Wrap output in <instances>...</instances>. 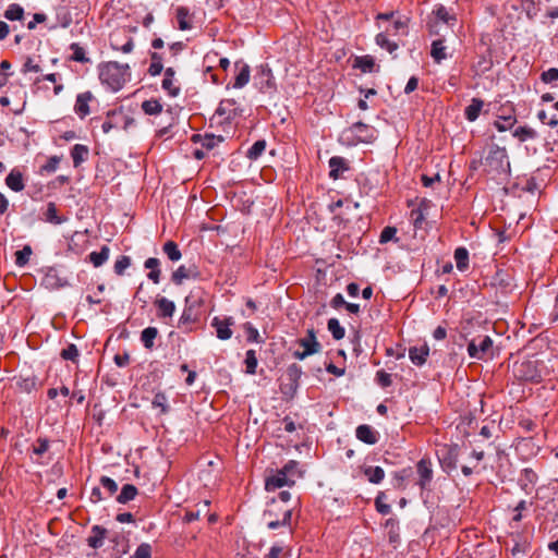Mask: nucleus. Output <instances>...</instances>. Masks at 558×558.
Returning a JSON list of instances; mask_svg holds the SVG:
<instances>
[{
  "mask_svg": "<svg viewBox=\"0 0 558 558\" xmlns=\"http://www.w3.org/2000/svg\"><path fill=\"white\" fill-rule=\"evenodd\" d=\"M130 66L109 61L99 65V80L110 90L118 92L130 80Z\"/></svg>",
  "mask_w": 558,
  "mask_h": 558,
  "instance_id": "obj_1",
  "label": "nucleus"
},
{
  "mask_svg": "<svg viewBox=\"0 0 558 558\" xmlns=\"http://www.w3.org/2000/svg\"><path fill=\"white\" fill-rule=\"evenodd\" d=\"M408 33V25L405 22L398 20L388 23L387 26L376 36V44L392 53L398 49V44L395 38L405 36Z\"/></svg>",
  "mask_w": 558,
  "mask_h": 558,
  "instance_id": "obj_2",
  "label": "nucleus"
},
{
  "mask_svg": "<svg viewBox=\"0 0 558 558\" xmlns=\"http://www.w3.org/2000/svg\"><path fill=\"white\" fill-rule=\"evenodd\" d=\"M485 166L492 172L507 174L510 171V161L507 149L496 144L492 145L485 158Z\"/></svg>",
  "mask_w": 558,
  "mask_h": 558,
  "instance_id": "obj_3",
  "label": "nucleus"
},
{
  "mask_svg": "<svg viewBox=\"0 0 558 558\" xmlns=\"http://www.w3.org/2000/svg\"><path fill=\"white\" fill-rule=\"evenodd\" d=\"M278 506L274 500L264 512V518L267 520V526L270 530H276L279 526L290 525L292 518L291 509H277Z\"/></svg>",
  "mask_w": 558,
  "mask_h": 558,
  "instance_id": "obj_4",
  "label": "nucleus"
},
{
  "mask_svg": "<svg viewBox=\"0 0 558 558\" xmlns=\"http://www.w3.org/2000/svg\"><path fill=\"white\" fill-rule=\"evenodd\" d=\"M433 14L435 20L428 24L429 33L432 35H440L442 32V26H445V29L447 31L451 28L457 22L456 15L450 14L444 5L437 7L433 11Z\"/></svg>",
  "mask_w": 558,
  "mask_h": 558,
  "instance_id": "obj_5",
  "label": "nucleus"
},
{
  "mask_svg": "<svg viewBox=\"0 0 558 558\" xmlns=\"http://www.w3.org/2000/svg\"><path fill=\"white\" fill-rule=\"evenodd\" d=\"M437 456L444 471L450 472L457 468L459 447L458 445H444L437 450Z\"/></svg>",
  "mask_w": 558,
  "mask_h": 558,
  "instance_id": "obj_6",
  "label": "nucleus"
},
{
  "mask_svg": "<svg viewBox=\"0 0 558 558\" xmlns=\"http://www.w3.org/2000/svg\"><path fill=\"white\" fill-rule=\"evenodd\" d=\"M417 481L416 485L421 492L427 489L434 477L433 463L429 458H422L416 463Z\"/></svg>",
  "mask_w": 558,
  "mask_h": 558,
  "instance_id": "obj_7",
  "label": "nucleus"
},
{
  "mask_svg": "<svg viewBox=\"0 0 558 558\" xmlns=\"http://www.w3.org/2000/svg\"><path fill=\"white\" fill-rule=\"evenodd\" d=\"M492 345L493 341L488 336H484L480 339H473L468 344V353L472 359L482 360Z\"/></svg>",
  "mask_w": 558,
  "mask_h": 558,
  "instance_id": "obj_8",
  "label": "nucleus"
},
{
  "mask_svg": "<svg viewBox=\"0 0 558 558\" xmlns=\"http://www.w3.org/2000/svg\"><path fill=\"white\" fill-rule=\"evenodd\" d=\"M293 485L294 478L289 477L282 469L277 470L274 474L267 476L265 480V489L267 492H274L283 486Z\"/></svg>",
  "mask_w": 558,
  "mask_h": 558,
  "instance_id": "obj_9",
  "label": "nucleus"
},
{
  "mask_svg": "<svg viewBox=\"0 0 558 558\" xmlns=\"http://www.w3.org/2000/svg\"><path fill=\"white\" fill-rule=\"evenodd\" d=\"M95 99L92 92L87 90L76 96L74 112L84 119L90 113L89 104Z\"/></svg>",
  "mask_w": 558,
  "mask_h": 558,
  "instance_id": "obj_10",
  "label": "nucleus"
},
{
  "mask_svg": "<svg viewBox=\"0 0 558 558\" xmlns=\"http://www.w3.org/2000/svg\"><path fill=\"white\" fill-rule=\"evenodd\" d=\"M350 130H351L352 134H354L355 137L360 142H363V143H371L376 137L375 136L376 131L372 126H369L363 122L354 123Z\"/></svg>",
  "mask_w": 558,
  "mask_h": 558,
  "instance_id": "obj_11",
  "label": "nucleus"
},
{
  "mask_svg": "<svg viewBox=\"0 0 558 558\" xmlns=\"http://www.w3.org/2000/svg\"><path fill=\"white\" fill-rule=\"evenodd\" d=\"M175 71L173 68H167L165 70V76L161 83L162 89L170 96L177 97L180 94V86L174 78Z\"/></svg>",
  "mask_w": 558,
  "mask_h": 558,
  "instance_id": "obj_12",
  "label": "nucleus"
},
{
  "mask_svg": "<svg viewBox=\"0 0 558 558\" xmlns=\"http://www.w3.org/2000/svg\"><path fill=\"white\" fill-rule=\"evenodd\" d=\"M175 20L180 31H190L193 28L194 14L189 8L180 5L175 9Z\"/></svg>",
  "mask_w": 558,
  "mask_h": 558,
  "instance_id": "obj_13",
  "label": "nucleus"
},
{
  "mask_svg": "<svg viewBox=\"0 0 558 558\" xmlns=\"http://www.w3.org/2000/svg\"><path fill=\"white\" fill-rule=\"evenodd\" d=\"M198 275L196 267L194 266H185L181 265L172 272L171 280L173 283L180 286L183 283L184 280L196 278Z\"/></svg>",
  "mask_w": 558,
  "mask_h": 558,
  "instance_id": "obj_14",
  "label": "nucleus"
},
{
  "mask_svg": "<svg viewBox=\"0 0 558 558\" xmlns=\"http://www.w3.org/2000/svg\"><path fill=\"white\" fill-rule=\"evenodd\" d=\"M232 324L231 318L221 320L219 317L215 316L211 326L216 329V333L219 339L228 340L232 336V330L230 328Z\"/></svg>",
  "mask_w": 558,
  "mask_h": 558,
  "instance_id": "obj_15",
  "label": "nucleus"
},
{
  "mask_svg": "<svg viewBox=\"0 0 558 558\" xmlns=\"http://www.w3.org/2000/svg\"><path fill=\"white\" fill-rule=\"evenodd\" d=\"M355 435L359 440L367 445H375L378 441V433L366 424L357 426Z\"/></svg>",
  "mask_w": 558,
  "mask_h": 558,
  "instance_id": "obj_16",
  "label": "nucleus"
},
{
  "mask_svg": "<svg viewBox=\"0 0 558 558\" xmlns=\"http://www.w3.org/2000/svg\"><path fill=\"white\" fill-rule=\"evenodd\" d=\"M429 355V348L426 343L420 347H411L409 349V357L416 366H422Z\"/></svg>",
  "mask_w": 558,
  "mask_h": 558,
  "instance_id": "obj_17",
  "label": "nucleus"
},
{
  "mask_svg": "<svg viewBox=\"0 0 558 558\" xmlns=\"http://www.w3.org/2000/svg\"><path fill=\"white\" fill-rule=\"evenodd\" d=\"M298 344L303 348L305 352L311 351V355L320 350V343L316 340L313 329H308L306 336L298 340Z\"/></svg>",
  "mask_w": 558,
  "mask_h": 558,
  "instance_id": "obj_18",
  "label": "nucleus"
},
{
  "mask_svg": "<svg viewBox=\"0 0 558 558\" xmlns=\"http://www.w3.org/2000/svg\"><path fill=\"white\" fill-rule=\"evenodd\" d=\"M5 184L9 189H11L14 192H21L24 190V177L21 170L17 168H14L10 171L5 179Z\"/></svg>",
  "mask_w": 558,
  "mask_h": 558,
  "instance_id": "obj_19",
  "label": "nucleus"
},
{
  "mask_svg": "<svg viewBox=\"0 0 558 558\" xmlns=\"http://www.w3.org/2000/svg\"><path fill=\"white\" fill-rule=\"evenodd\" d=\"M107 530L100 525H94L92 527V535L87 538V544L94 549H98L104 545Z\"/></svg>",
  "mask_w": 558,
  "mask_h": 558,
  "instance_id": "obj_20",
  "label": "nucleus"
},
{
  "mask_svg": "<svg viewBox=\"0 0 558 558\" xmlns=\"http://www.w3.org/2000/svg\"><path fill=\"white\" fill-rule=\"evenodd\" d=\"M160 260L156 257H149L145 260L144 267L149 269L147 274V278L153 281V283L158 284L160 282Z\"/></svg>",
  "mask_w": 558,
  "mask_h": 558,
  "instance_id": "obj_21",
  "label": "nucleus"
},
{
  "mask_svg": "<svg viewBox=\"0 0 558 558\" xmlns=\"http://www.w3.org/2000/svg\"><path fill=\"white\" fill-rule=\"evenodd\" d=\"M89 155V149L86 145L75 144L71 149V157L73 160V166L75 168L80 167L84 161L87 160Z\"/></svg>",
  "mask_w": 558,
  "mask_h": 558,
  "instance_id": "obj_22",
  "label": "nucleus"
},
{
  "mask_svg": "<svg viewBox=\"0 0 558 558\" xmlns=\"http://www.w3.org/2000/svg\"><path fill=\"white\" fill-rule=\"evenodd\" d=\"M430 57L438 64L447 59V47L445 46L444 38L436 39L432 43Z\"/></svg>",
  "mask_w": 558,
  "mask_h": 558,
  "instance_id": "obj_23",
  "label": "nucleus"
},
{
  "mask_svg": "<svg viewBox=\"0 0 558 558\" xmlns=\"http://www.w3.org/2000/svg\"><path fill=\"white\" fill-rule=\"evenodd\" d=\"M483 106L484 101L482 99L473 98L471 100V104L464 110V116L466 120H469L470 122L475 121L478 118Z\"/></svg>",
  "mask_w": 558,
  "mask_h": 558,
  "instance_id": "obj_24",
  "label": "nucleus"
},
{
  "mask_svg": "<svg viewBox=\"0 0 558 558\" xmlns=\"http://www.w3.org/2000/svg\"><path fill=\"white\" fill-rule=\"evenodd\" d=\"M239 65H240V63L236 62L235 68L239 69V72L234 80V84H233L234 88H242L250 81V74H251L250 66L245 63H243L240 68H239Z\"/></svg>",
  "mask_w": 558,
  "mask_h": 558,
  "instance_id": "obj_25",
  "label": "nucleus"
},
{
  "mask_svg": "<svg viewBox=\"0 0 558 558\" xmlns=\"http://www.w3.org/2000/svg\"><path fill=\"white\" fill-rule=\"evenodd\" d=\"M363 473L372 484H379L385 477V471L380 466H366L363 469Z\"/></svg>",
  "mask_w": 558,
  "mask_h": 558,
  "instance_id": "obj_26",
  "label": "nucleus"
},
{
  "mask_svg": "<svg viewBox=\"0 0 558 558\" xmlns=\"http://www.w3.org/2000/svg\"><path fill=\"white\" fill-rule=\"evenodd\" d=\"M412 475V469L405 468L401 471L395 472L392 477L393 487L399 490H404L407 485L405 481Z\"/></svg>",
  "mask_w": 558,
  "mask_h": 558,
  "instance_id": "obj_27",
  "label": "nucleus"
},
{
  "mask_svg": "<svg viewBox=\"0 0 558 558\" xmlns=\"http://www.w3.org/2000/svg\"><path fill=\"white\" fill-rule=\"evenodd\" d=\"M110 248L107 245H104L99 252H92L88 255L89 262L95 267H100L104 265L109 258Z\"/></svg>",
  "mask_w": 558,
  "mask_h": 558,
  "instance_id": "obj_28",
  "label": "nucleus"
},
{
  "mask_svg": "<svg viewBox=\"0 0 558 558\" xmlns=\"http://www.w3.org/2000/svg\"><path fill=\"white\" fill-rule=\"evenodd\" d=\"M137 493V488L134 485L125 484L123 485L120 494L117 496V501L123 505L128 504L136 497Z\"/></svg>",
  "mask_w": 558,
  "mask_h": 558,
  "instance_id": "obj_29",
  "label": "nucleus"
},
{
  "mask_svg": "<svg viewBox=\"0 0 558 558\" xmlns=\"http://www.w3.org/2000/svg\"><path fill=\"white\" fill-rule=\"evenodd\" d=\"M454 260H456L457 268L460 271L466 270L469 267V251L463 246L456 248Z\"/></svg>",
  "mask_w": 558,
  "mask_h": 558,
  "instance_id": "obj_30",
  "label": "nucleus"
},
{
  "mask_svg": "<svg viewBox=\"0 0 558 558\" xmlns=\"http://www.w3.org/2000/svg\"><path fill=\"white\" fill-rule=\"evenodd\" d=\"M44 217L47 222H50L53 225H61L66 220L65 218L60 217L58 215L57 206L52 202L47 204V209L44 214Z\"/></svg>",
  "mask_w": 558,
  "mask_h": 558,
  "instance_id": "obj_31",
  "label": "nucleus"
},
{
  "mask_svg": "<svg viewBox=\"0 0 558 558\" xmlns=\"http://www.w3.org/2000/svg\"><path fill=\"white\" fill-rule=\"evenodd\" d=\"M72 23L71 13L66 8H60L57 11V23L50 27V29H54L57 27L68 28Z\"/></svg>",
  "mask_w": 558,
  "mask_h": 558,
  "instance_id": "obj_32",
  "label": "nucleus"
},
{
  "mask_svg": "<svg viewBox=\"0 0 558 558\" xmlns=\"http://www.w3.org/2000/svg\"><path fill=\"white\" fill-rule=\"evenodd\" d=\"M329 175L333 179H337L339 177V171H344L348 169L345 160L342 157L338 156L331 157L329 159Z\"/></svg>",
  "mask_w": 558,
  "mask_h": 558,
  "instance_id": "obj_33",
  "label": "nucleus"
},
{
  "mask_svg": "<svg viewBox=\"0 0 558 558\" xmlns=\"http://www.w3.org/2000/svg\"><path fill=\"white\" fill-rule=\"evenodd\" d=\"M157 336L158 330L156 327H147L141 333V341L146 349L150 350L155 344L154 341Z\"/></svg>",
  "mask_w": 558,
  "mask_h": 558,
  "instance_id": "obj_34",
  "label": "nucleus"
},
{
  "mask_svg": "<svg viewBox=\"0 0 558 558\" xmlns=\"http://www.w3.org/2000/svg\"><path fill=\"white\" fill-rule=\"evenodd\" d=\"M162 251L172 262H178L182 257L178 244L173 241H167L162 246Z\"/></svg>",
  "mask_w": 558,
  "mask_h": 558,
  "instance_id": "obj_35",
  "label": "nucleus"
},
{
  "mask_svg": "<svg viewBox=\"0 0 558 558\" xmlns=\"http://www.w3.org/2000/svg\"><path fill=\"white\" fill-rule=\"evenodd\" d=\"M150 60H151V62H150V65L148 68V73L151 76H157L163 70L162 57L158 52H151L150 53Z\"/></svg>",
  "mask_w": 558,
  "mask_h": 558,
  "instance_id": "obj_36",
  "label": "nucleus"
},
{
  "mask_svg": "<svg viewBox=\"0 0 558 558\" xmlns=\"http://www.w3.org/2000/svg\"><path fill=\"white\" fill-rule=\"evenodd\" d=\"M286 375L290 381V388L295 389L298 386V381L301 378L302 369L298 364H291L288 366Z\"/></svg>",
  "mask_w": 558,
  "mask_h": 558,
  "instance_id": "obj_37",
  "label": "nucleus"
},
{
  "mask_svg": "<svg viewBox=\"0 0 558 558\" xmlns=\"http://www.w3.org/2000/svg\"><path fill=\"white\" fill-rule=\"evenodd\" d=\"M3 15L9 21H21L24 17V9L17 3H12L8 7Z\"/></svg>",
  "mask_w": 558,
  "mask_h": 558,
  "instance_id": "obj_38",
  "label": "nucleus"
},
{
  "mask_svg": "<svg viewBox=\"0 0 558 558\" xmlns=\"http://www.w3.org/2000/svg\"><path fill=\"white\" fill-rule=\"evenodd\" d=\"M210 502L205 500L197 510H187L184 514V521L191 523L199 519L202 513H207Z\"/></svg>",
  "mask_w": 558,
  "mask_h": 558,
  "instance_id": "obj_39",
  "label": "nucleus"
},
{
  "mask_svg": "<svg viewBox=\"0 0 558 558\" xmlns=\"http://www.w3.org/2000/svg\"><path fill=\"white\" fill-rule=\"evenodd\" d=\"M375 66V61L371 56L357 57L354 61V68L360 69L362 72H372Z\"/></svg>",
  "mask_w": 558,
  "mask_h": 558,
  "instance_id": "obj_40",
  "label": "nucleus"
},
{
  "mask_svg": "<svg viewBox=\"0 0 558 558\" xmlns=\"http://www.w3.org/2000/svg\"><path fill=\"white\" fill-rule=\"evenodd\" d=\"M244 364H245V367H246L245 368L246 374H250V375L256 374V368H257L258 360H257L255 350H247L246 351Z\"/></svg>",
  "mask_w": 558,
  "mask_h": 558,
  "instance_id": "obj_41",
  "label": "nucleus"
},
{
  "mask_svg": "<svg viewBox=\"0 0 558 558\" xmlns=\"http://www.w3.org/2000/svg\"><path fill=\"white\" fill-rule=\"evenodd\" d=\"M537 135L536 131L530 126H519L514 130L513 136L520 142H525L535 138Z\"/></svg>",
  "mask_w": 558,
  "mask_h": 558,
  "instance_id": "obj_42",
  "label": "nucleus"
},
{
  "mask_svg": "<svg viewBox=\"0 0 558 558\" xmlns=\"http://www.w3.org/2000/svg\"><path fill=\"white\" fill-rule=\"evenodd\" d=\"M282 470L289 477L294 478V483L296 482L298 478H301L303 476V472L299 468V462L295 460H290L288 463L283 465Z\"/></svg>",
  "mask_w": 558,
  "mask_h": 558,
  "instance_id": "obj_43",
  "label": "nucleus"
},
{
  "mask_svg": "<svg viewBox=\"0 0 558 558\" xmlns=\"http://www.w3.org/2000/svg\"><path fill=\"white\" fill-rule=\"evenodd\" d=\"M515 122H517V119L513 116H505V117L500 116L494 122V125L499 132H505V131L511 129Z\"/></svg>",
  "mask_w": 558,
  "mask_h": 558,
  "instance_id": "obj_44",
  "label": "nucleus"
},
{
  "mask_svg": "<svg viewBox=\"0 0 558 558\" xmlns=\"http://www.w3.org/2000/svg\"><path fill=\"white\" fill-rule=\"evenodd\" d=\"M153 408L159 409L161 414L169 411L168 398L163 392H157L151 401Z\"/></svg>",
  "mask_w": 558,
  "mask_h": 558,
  "instance_id": "obj_45",
  "label": "nucleus"
},
{
  "mask_svg": "<svg viewBox=\"0 0 558 558\" xmlns=\"http://www.w3.org/2000/svg\"><path fill=\"white\" fill-rule=\"evenodd\" d=\"M266 149V142L264 140L256 141L246 153V157L251 160H256Z\"/></svg>",
  "mask_w": 558,
  "mask_h": 558,
  "instance_id": "obj_46",
  "label": "nucleus"
},
{
  "mask_svg": "<svg viewBox=\"0 0 558 558\" xmlns=\"http://www.w3.org/2000/svg\"><path fill=\"white\" fill-rule=\"evenodd\" d=\"M33 251L29 245H25L22 250L15 252V264L24 267L28 262Z\"/></svg>",
  "mask_w": 558,
  "mask_h": 558,
  "instance_id": "obj_47",
  "label": "nucleus"
},
{
  "mask_svg": "<svg viewBox=\"0 0 558 558\" xmlns=\"http://www.w3.org/2000/svg\"><path fill=\"white\" fill-rule=\"evenodd\" d=\"M70 49L73 52L71 57L73 61L81 63H87L90 61L89 58L86 57L84 48L81 47L77 43L71 44Z\"/></svg>",
  "mask_w": 558,
  "mask_h": 558,
  "instance_id": "obj_48",
  "label": "nucleus"
},
{
  "mask_svg": "<svg viewBox=\"0 0 558 558\" xmlns=\"http://www.w3.org/2000/svg\"><path fill=\"white\" fill-rule=\"evenodd\" d=\"M142 109L146 114L153 116V114L160 113L162 111V106L158 100L150 99V100H145L142 104Z\"/></svg>",
  "mask_w": 558,
  "mask_h": 558,
  "instance_id": "obj_49",
  "label": "nucleus"
},
{
  "mask_svg": "<svg viewBox=\"0 0 558 558\" xmlns=\"http://www.w3.org/2000/svg\"><path fill=\"white\" fill-rule=\"evenodd\" d=\"M328 330L331 332L336 340H340L344 337V328L340 326L338 319L330 318L328 322Z\"/></svg>",
  "mask_w": 558,
  "mask_h": 558,
  "instance_id": "obj_50",
  "label": "nucleus"
},
{
  "mask_svg": "<svg viewBox=\"0 0 558 558\" xmlns=\"http://www.w3.org/2000/svg\"><path fill=\"white\" fill-rule=\"evenodd\" d=\"M131 265V257L126 255L120 256L114 263V272L122 276L126 268Z\"/></svg>",
  "mask_w": 558,
  "mask_h": 558,
  "instance_id": "obj_51",
  "label": "nucleus"
},
{
  "mask_svg": "<svg viewBox=\"0 0 558 558\" xmlns=\"http://www.w3.org/2000/svg\"><path fill=\"white\" fill-rule=\"evenodd\" d=\"M156 303H157L159 311L162 314H173V312L175 311L174 303L172 301L168 300L167 298H159V299H157Z\"/></svg>",
  "mask_w": 558,
  "mask_h": 558,
  "instance_id": "obj_52",
  "label": "nucleus"
},
{
  "mask_svg": "<svg viewBox=\"0 0 558 558\" xmlns=\"http://www.w3.org/2000/svg\"><path fill=\"white\" fill-rule=\"evenodd\" d=\"M61 356L64 360L76 362L78 357V350L75 344L71 343L66 348L62 349Z\"/></svg>",
  "mask_w": 558,
  "mask_h": 558,
  "instance_id": "obj_53",
  "label": "nucleus"
},
{
  "mask_svg": "<svg viewBox=\"0 0 558 558\" xmlns=\"http://www.w3.org/2000/svg\"><path fill=\"white\" fill-rule=\"evenodd\" d=\"M111 47H112V49L120 50L123 53H130V52H132V50L134 48V41H133V38L129 37L126 39V41L120 46L119 43L117 41V39H112Z\"/></svg>",
  "mask_w": 558,
  "mask_h": 558,
  "instance_id": "obj_54",
  "label": "nucleus"
},
{
  "mask_svg": "<svg viewBox=\"0 0 558 558\" xmlns=\"http://www.w3.org/2000/svg\"><path fill=\"white\" fill-rule=\"evenodd\" d=\"M245 332H246V339L250 342H256L262 343L264 342L263 338L260 337L258 330L253 327L251 324L245 325Z\"/></svg>",
  "mask_w": 558,
  "mask_h": 558,
  "instance_id": "obj_55",
  "label": "nucleus"
},
{
  "mask_svg": "<svg viewBox=\"0 0 558 558\" xmlns=\"http://www.w3.org/2000/svg\"><path fill=\"white\" fill-rule=\"evenodd\" d=\"M532 368L531 362H524L519 367V376L525 380H533L535 377L534 371Z\"/></svg>",
  "mask_w": 558,
  "mask_h": 558,
  "instance_id": "obj_56",
  "label": "nucleus"
},
{
  "mask_svg": "<svg viewBox=\"0 0 558 558\" xmlns=\"http://www.w3.org/2000/svg\"><path fill=\"white\" fill-rule=\"evenodd\" d=\"M130 558H151V547L147 543L141 544Z\"/></svg>",
  "mask_w": 558,
  "mask_h": 558,
  "instance_id": "obj_57",
  "label": "nucleus"
},
{
  "mask_svg": "<svg viewBox=\"0 0 558 558\" xmlns=\"http://www.w3.org/2000/svg\"><path fill=\"white\" fill-rule=\"evenodd\" d=\"M376 383L380 387L387 388L392 384L391 375L384 369H380L376 373Z\"/></svg>",
  "mask_w": 558,
  "mask_h": 558,
  "instance_id": "obj_58",
  "label": "nucleus"
},
{
  "mask_svg": "<svg viewBox=\"0 0 558 558\" xmlns=\"http://www.w3.org/2000/svg\"><path fill=\"white\" fill-rule=\"evenodd\" d=\"M100 484L105 489H107L109 496L114 495L118 490L117 483L108 476H101Z\"/></svg>",
  "mask_w": 558,
  "mask_h": 558,
  "instance_id": "obj_59",
  "label": "nucleus"
},
{
  "mask_svg": "<svg viewBox=\"0 0 558 558\" xmlns=\"http://www.w3.org/2000/svg\"><path fill=\"white\" fill-rule=\"evenodd\" d=\"M541 80L545 84H549V83L558 81V69L557 68H550L547 71H544L541 74Z\"/></svg>",
  "mask_w": 558,
  "mask_h": 558,
  "instance_id": "obj_60",
  "label": "nucleus"
},
{
  "mask_svg": "<svg viewBox=\"0 0 558 558\" xmlns=\"http://www.w3.org/2000/svg\"><path fill=\"white\" fill-rule=\"evenodd\" d=\"M222 142L221 136H215L213 134H207L202 141V146L206 149H213L215 146H217L218 143Z\"/></svg>",
  "mask_w": 558,
  "mask_h": 558,
  "instance_id": "obj_61",
  "label": "nucleus"
},
{
  "mask_svg": "<svg viewBox=\"0 0 558 558\" xmlns=\"http://www.w3.org/2000/svg\"><path fill=\"white\" fill-rule=\"evenodd\" d=\"M397 229L395 227H386L383 229L379 238L380 243H387L395 238Z\"/></svg>",
  "mask_w": 558,
  "mask_h": 558,
  "instance_id": "obj_62",
  "label": "nucleus"
},
{
  "mask_svg": "<svg viewBox=\"0 0 558 558\" xmlns=\"http://www.w3.org/2000/svg\"><path fill=\"white\" fill-rule=\"evenodd\" d=\"M410 217L415 228H422V222L424 221L425 217L420 208L412 209Z\"/></svg>",
  "mask_w": 558,
  "mask_h": 558,
  "instance_id": "obj_63",
  "label": "nucleus"
},
{
  "mask_svg": "<svg viewBox=\"0 0 558 558\" xmlns=\"http://www.w3.org/2000/svg\"><path fill=\"white\" fill-rule=\"evenodd\" d=\"M40 71H41V69H40L39 64L35 63L32 58H27L22 68L23 73H28V72L38 73Z\"/></svg>",
  "mask_w": 558,
  "mask_h": 558,
  "instance_id": "obj_64",
  "label": "nucleus"
}]
</instances>
